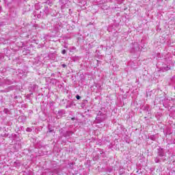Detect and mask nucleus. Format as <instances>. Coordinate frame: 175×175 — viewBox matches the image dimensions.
I'll use <instances>...</instances> for the list:
<instances>
[{
    "instance_id": "nucleus-1",
    "label": "nucleus",
    "mask_w": 175,
    "mask_h": 175,
    "mask_svg": "<svg viewBox=\"0 0 175 175\" xmlns=\"http://www.w3.org/2000/svg\"><path fill=\"white\" fill-rule=\"evenodd\" d=\"M62 54H66V50H65V49L62 50Z\"/></svg>"
},
{
    "instance_id": "nucleus-3",
    "label": "nucleus",
    "mask_w": 175,
    "mask_h": 175,
    "mask_svg": "<svg viewBox=\"0 0 175 175\" xmlns=\"http://www.w3.org/2000/svg\"><path fill=\"white\" fill-rule=\"evenodd\" d=\"M62 66L63 68H66V64H62Z\"/></svg>"
},
{
    "instance_id": "nucleus-4",
    "label": "nucleus",
    "mask_w": 175,
    "mask_h": 175,
    "mask_svg": "<svg viewBox=\"0 0 175 175\" xmlns=\"http://www.w3.org/2000/svg\"><path fill=\"white\" fill-rule=\"evenodd\" d=\"M71 120H75V118H71Z\"/></svg>"
},
{
    "instance_id": "nucleus-2",
    "label": "nucleus",
    "mask_w": 175,
    "mask_h": 175,
    "mask_svg": "<svg viewBox=\"0 0 175 175\" xmlns=\"http://www.w3.org/2000/svg\"><path fill=\"white\" fill-rule=\"evenodd\" d=\"M81 96H79V95H77L76 96V98L77 99V100H79V99H81Z\"/></svg>"
}]
</instances>
